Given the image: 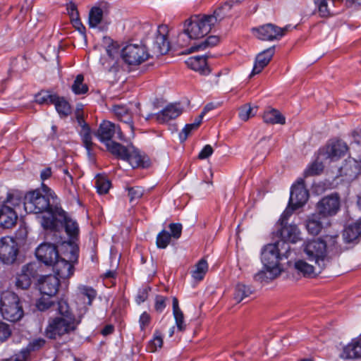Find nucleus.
Here are the masks:
<instances>
[{
	"label": "nucleus",
	"mask_w": 361,
	"mask_h": 361,
	"mask_svg": "<svg viewBox=\"0 0 361 361\" xmlns=\"http://www.w3.org/2000/svg\"><path fill=\"white\" fill-rule=\"evenodd\" d=\"M290 252V245L285 242L277 241L267 245L262 252V262L265 270L257 273L255 276V280L263 282L277 277L281 271L279 261L283 257L288 258Z\"/></svg>",
	"instance_id": "1"
},
{
	"label": "nucleus",
	"mask_w": 361,
	"mask_h": 361,
	"mask_svg": "<svg viewBox=\"0 0 361 361\" xmlns=\"http://www.w3.org/2000/svg\"><path fill=\"white\" fill-rule=\"evenodd\" d=\"M213 18L209 20L207 15H195L184 22L183 31L178 35V44L186 47L191 39H198L209 33L213 25Z\"/></svg>",
	"instance_id": "2"
},
{
	"label": "nucleus",
	"mask_w": 361,
	"mask_h": 361,
	"mask_svg": "<svg viewBox=\"0 0 361 361\" xmlns=\"http://www.w3.org/2000/svg\"><path fill=\"white\" fill-rule=\"evenodd\" d=\"M54 193L46 185L42 183V190L37 189L27 192L23 199L24 209L27 213H46L49 216L55 207L51 206L50 197L54 198Z\"/></svg>",
	"instance_id": "3"
},
{
	"label": "nucleus",
	"mask_w": 361,
	"mask_h": 361,
	"mask_svg": "<svg viewBox=\"0 0 361 361\" xmlns=\"http://www.w3.org/2000/svg\"><path fill=\"white\" fill-rule=\"evenodd\" d=\"M41 225L46 230L55 231L58 223L63 224L68 235L74 239L79 234V227L77 222L71 219L61 207H56L49 214V216H43L41 218Z\"/></svg>",
	"instance_id": "4"
},
{
	"label": "nucleus",
	"mask_w": 361,
	"mask_h": 361,
	"mask_svg": "<svg viewBox=\"0 0 361 361\" xmlns=\"http://www.w3.org/2000/svg\"><path fill=\"white\" fill-rule=\"evenodd\" d=\"M80 323V319L75 315L51 317L45 329V335L50 339L60 338L75 331Z\"/></svg>",
	"instance_id": "5"
},
{
	"label": "nucleus",
	"mask_w": 361,
	"mask_h": 361,
	"mask_svg": "<svg viewBox=\"0 0 361 361\" xmlns=\"http://www.w3.org/2000/svg\"><path fill=\"white\" fill-rule=\"evenodd\" d=\"M66 252L64 257H60L51 266L56 276L61 279H68L74 273L73 263L77 262L78 257V247L73 243H67L63 245Z\"/></svg>",
	"instance_id": "6"
},
{
	"label": "nucleus",
	"mask_w": 361,
	"mask_h": 361,
	"mask_svg": "<svg viewBox=\"0 0 361 361\" xmlns=\"http://www.w3.org/2000/svg\"><path fill=\"white\" fill-rule=\"evenodd\" d=\"M0 313L11 322L20 320L23 315V307L18 296L11 291L3 292L0 297Z\"/></svg>",
	"instance_id": "7"
},
{
	"label": "nucleus",
	"mask_w": 361,
	"mask_h": 361,
	"mask_svg": "<svg viewBox=\"0 0 361 361\" xmlns=\"http://www.w3.org/2000/svg\"><path fill=\"white\" fill-rule=\"evenodd\" d=\"M121 57L128 66H137L147 61L151 54L142 44H128L122 48Z\"/></svg>",
	"instance_id": "8"
},
{
	"label": "nucleus",
	"mask_w": 361,
	"mask_h": 361,
	"mask_svg": "<svg viewBox=\"0 0 361 361\" xmlns=\"http://www.w3.org/2000/svg\"><path fill=\"white\" fill-rule=\"evenodd\" d=\"M304 252L307 256V259L312 262L319 267V272L326 265V245L322 240H314L307 243L305 246Z\"/></svg>",
	"instance_id": "9"
},
{
	"label": "nucleus",
	"mask_w": 361,
	"mask_h": 361,
	"mask_svg": "<svg viewBox=\"0 0 361 361\" xmlns=\"http://www.w3.org/2000/svg\"><path fill=\"white\" fill-rule=\"evenodd\" d=\"M341 199L338 193L322 197L316 204V212L324 219L336 215L340 209Z\"/></svg>",
	"instance_id": "10"
},
{
	"label": "nucleus",
	"mask_w": 361,
	"mask_h": 361,
	"mask_svg": "<svg viewBox=\"0 0 361 361\" xmlns=\"http://www.w3.org/2000/svg\"><path fill=\"white\" fill-rule=\"evenodd\" d=\"M95 135L101 142L104 144L111 141L114 137L119 140H124V135L120 126L106 120L100 123Z\"/></svg>",
	"instance_id": "11"
},
{
	"label": "nucleus",
	"mask_w": 361,
	"mask_h": 361,
	"mask_svg": "<svg viewBox=\"0 0 361 361\" xmlns=\"http://www.w3.org/2000/svg\"><path fill=\"white\" fill-rule=\"evenodd\" d=\"M18 254V246L16 240L9 236L0 239V259L4 264L13 263Z\"/></svg>",
	"instance_id": "12"
},
{
	"label": "nucleus",
	"mask_w": 361,
	"mask_h": 361,
	"mask_svg": "<svg viewBox=\"0 0 361 361\" xmlns=\"http://www.w3.org/2000/svg\"><path fill=\"white\" fill-rule=\"evenodd\" d=\"M168 27L161 25L158 27L157 34L153 41L151 52L152 55L159 56L166 54L170 49V43L168 40Z\"/></svg>",
	"instance_id": "13"
},
{
	"label": "nucleus",
	"mask_w": 361,
	"mask_h": 361,
	"mask_svg": "<svg viewBox=\"0 0 361 361\" xmlns=\"http://www.w3.org/2000/svg\"><path fill=\"white\" fill-rule=\"evenodd\" d=\"M37 259L47 266H51L59 258L56 246L50 243H41L35 250Z\"/></svg>",
	"instance_id": "14"
},
{
	"label": "nucleus",
	"mask_w": 361,
	"mask_h": 361,
	"mask_svg": "<svg viewBox=\"0 0 361 361\" xmlns=\"http://www.w3.org/2000/svg\"><path fill=\"white\" fill-rule=\"evenodd\" d=\"M309 198L308 190L305 187L304 180L300 178L291 188L289 205L298 209L304 205Z\"/></svg>",
	"instance_id": "15"
},
{
	"label": "nucleus",
	"mask_w": 361,
	"mask_h": 361,
	"mask_svg": "<svg viewBox=\"0 0 361 361\" xmlns=\"http://www.w3.org/2000/svg\"><path fill=\"white\" fill-rule=\"evenodd\" d=\"M37 269L38 266L35 263L24 265L16 276V287L22 290L27 289L31 285V279L37 275Z\"/></svg>",
	"instance_id": "16"
},
{
	"label": "nucleus",
	"mask_w": 361,
	"mask_h": 361,
	"mask_svg": "<svg viewBox=\"0 0 361 361\" xmlns=\"http://www.w3.org/2000/svg\"><path fill=\"white\" fill-rule=\"evenodd\" d=\"M252 32L259 39L264 41H273L281 38V27L272 23L254 27Z\"/></svg>",
	"instance_id": "17"
},
{
	"label": "nucleus",
	"mask_w": 361,
	"mask_h": 361,
	"mask_svg": "<svg viewBox=\"0 0 361 361\" xmlns=\"http://www.w3.org/2000/svg\"><path fill=\"white\" fill-rule=\"evenodd\" d=\"M183 107L179 103L171 104L158 114H149L146 120L155 116L159 123H164L178 118L183 113Z\"/></svg>",
	"instance_id": "18"
},
{
	"label": "nucleus",
	"mask_w": 361,
	"mask_h": 361,
	"mask_svg": "<svg viewBox=\"0 0 361 361\" xmlns=\"http://www.w3.org/2000/svg\"><path fill=\"white\" fill-rule=\"evenodd\" d=\"M360 161L349 157L339 169V176L347 182L353 180L360 173Z\"/></svg>",
	"instance_id": "19"
},
{
	"label": "nucleus",
	"mask_w": 361,
	"mask_h": 361,
	"mask_svg": "<svg viewBox=\"0 0 361 361\" xmlns=\"http://www.w3.org/2000/svg\"><path fill=\"white\" fill-rule=\"evenodd\" d=\"M241 4V0H226L221 3L213 12L212 15H207L209 20L213 18V25L221 22L224 18L230 16L231 9Z\"/></svg>",
	"instance_id": "20"
},
{
	"label": "nucleus",
	"mask_w": 361,
	"mask_h": 361,
	"mask_svg": "<svg viewBox=\"0 0 361 361\" xmlns=\"http://www.w3.org/2000/svg\"><path fill=\"white\" fill-rule=\"evenodd\" d=\"M348 150L347 144L340 140L329 142L324 149V154L326 158L337 160L344 156Z\"/></svg>",
	"instance_id": "21"
},
{
	"label": "nucleus",
	"mask_w": 361,
	"mask_h": 361,
	"mask_svg": "<svg viewBox=\"0 0 361 361\" xmlns=\"http://www.w3.org/2000/svg\"><path fill=\"white\" fill-rule=\"evenodd\" d=\"M59 279L54 275L46 276L40 282L39 290L42 295L55 296L59 290Z\"/></svg>",
	"instance_id": "22"
},
{
	"label": "nucleus",
	"mask_w": 361,
	"mask_h": 361,
	"mask_svg": "<svg viewBox=\"0 0 361 361\" xmlns=\"http://www.w3.org/2000/svg\"><path fill=\"white\" fill-rule=\"evenodd\" d=\"M275 51V47H271L259 53L255 59L251 75L259 74L268 65Z\"/></svg>",
	"instance_id": "23"
},
{
	"label": "nucleus",
	"mask_w": 361,
	"mask_h": 361,
	"mask_svg": "<svg viewBox=\"0 0 361 361\" xmlns=\"http://www.w3.org/2000/svg\"><path fill=\"white\" fill-rule=\"evenodd\" d=\"M18 215L13 208L9 205H0V224L5 228L13 226L17 221Z\"/></svg>",
	"instance_id": "24"
},
{
	"label": "nucleus",
	"mask_w": 361,
	"mask_h": 361,
	"mask_svg": "<svg viewBox=\"0 0 361 361\" xmlns=\"http://www.w3.org/2000/svg\"><path fill=\"white\" fill-rule=\"evenodd\" d=\"M281 226V228L279 231L280 236L281 238V241L285 242L286 243H295L301 239L300 231L296 225L283 224Z\"/></svg>",
	"instance_id": "25"
},
{
	"label": "nucleus",
	"mask_w": 361,
	"mask_h": 361,
	"mask_svg": "<svg viewBox=\"0 0 361 361\" xmlns=\"http://www.w3.org/2000/svg\"><path fill=\"white\" fill-rule=\"evenodd\" d=\"M185 63L190 68L198 71L202 75H207L210 72L205 56H192L189 58Z\"/></svg>",
	"instance_id": "26"
},
{
	"label": "nucleus",
	"mask_w": 361,
	"mask_h": 361,
	"mask_svg": "<svg viewBox=\"0 0 361 361\" xmlns=\"http://www.w3.org/2000/svg\"><path fill=\"white\" fill-rule=\"evenodd\" d=\"M317 6L318 12L322 18H326L336 14L338 12L334 9L336 6L332 0H314Z\"/></svg>",
	"instance_id": "27"
},
{
	"label": "nucleus",
	"mask_w": 361,
	"mask_h": 361,
	"mask_svg": "<svg viewBox=\"0 0 361 361\" xmlns=\"http://www.w3.org/2000/svg\"><path fill=\"white\" fill-rule=\"evenodd\" d=\"M322 219H324L318 213H315L310 216L306 221V228L309 233L316 235L319 233L322 227L323 222Z\"/></svg>",
	"instance_id": "28"
},
{
	"label": "nucleus",
	"mask_w": 361,
	"mask_h": 361,
	"mask_svg": "<svg viewBox=\"0 0 361 361\" xmlns=\"http://www.w3.org/2000/svg\"><path fill=\"white\" fill-rule=\"evenodd\" d=\"M342 357L354 359L361 357V338L346 345L343 351Z\"/></svg>",
	"instance_id": "29"
},
{
	"label": "nucleus",
	"mask_w": 361,
	"mask_h": 361,
	"mask_svg": "<svg viewBox=\"0 0 361 361\" xmlns=\"http://www.w3.org/2000/svg\"><path fill=\"white\" fill-rule=\"evenodd\" d=\"M294 268L298 272L302 274L304 276L311 277L313 276L319 269L312 264L307 263L303 259H298L294 264Z\"/></svg>",
	"instance_id": "30"
},
{
	"label": "nucleus",
	"mask_w": 361,
	"mask_h": 361,
	"mask_svg": "<svg viewBox=\"0 0 361 361\" xmlns=\"http://www.w3.org/2000/svg\"><path fill=\"white\" fill-rule=\"evenodd\" d=\"M104 16L103 9L97 6L91 8L88 15V25L90 27L94 28L102 21Z\"/></svg>",
	"instance_id": "31"
},
{
	"label": "nucleus",
	"mask_w": 361,
	"mask_h": 361,
	"mask_svg": "<svg viewBox=\"0 0 361 361\" xmlns=\"http://www.w3.org/2000/svg\"><path fill=\"white\" fill-rule=\"evenodd\" d=\"M264 121L271 124H285L286 118L279 111L272 109L264 112Z\"/></svg>",
	"instance_id": "32"
},
{
	"label": "nucleus",
	"mask_w": 361,
	"mask_h": 361,
	"mask_svg": "<svg viewBox=\"0 0 361 361\" xmlns=\"http://www.w3.org/2000/svg\"><path fill=\"white\" fill-rule=\"evenodd\" d=\"M343 236L346 243H351L361 237V230L358 222L346 227L343 231Z\"/></svg>",
	"instance_id": "33"
},
{
	"label": "nucleus",
	"mask_w": 361,
	"mask_h": 361,
	"mask_svg": "<svg viewBox=\"0 0 361 361\" xmlns=\"http://www.w3.org/2000/svg\"><path fill=\"white\" fill-rule=\"evenodd\" d=\"M105 145L107 150L117 157L121 159L126 157L128 149L125 146L112 140L105 143Z\"/></svg>",
	"instance_id": "34"
},
{
	"label": "nucleus",
	"mask_w": 361,
	"mask_h": 361,
	"mask_svg": "<svg viewBox=\"0 0 361 361\" xmlns=\"http://www.w3.org/2000/svg\"><path fill=\"white\" fill-rule=\"evenodd\" d=\"M173 314L176 320V324L179 331H183L185 329L184 316L178 306V300L176 298H173Z\"/></svg>",
	"instance_id": "35"
},
{
	"label": "nucleus",
	"mask_w": 361,
	"mask_h": 361,
	"mask_svg": "<svg viewBox=\"0 0 361 361\" xmlns=\"http://www.w3.org/2000/svg\"><path fill=\"white\" fill-rule=\"evenodd\" d=\"M208 271V264L204 259H201L195 266L192 271V277L196 281H202Z\"/></svg>",
	"instance_id": "36"
},
{
	"label": "nucleus",
	"mask_w": 361,
	"mask_h": 361,
	"mask_svg": "<svg viewBox=\"0 0 361 361\" xmlns=\"http://www.w3.org/2000/svg\"><path fill=\"white\" fill-rule=\"evenodd\" d=\"M252 293V290L250 287L247 286L243 283H238L236 285L235 288L233 299L237 303H239L244 298L250 296Z\"/></svg>",
	"instance_id": "37"
},
{
	"label": "nucleus",
	"mask_w": 361,
	"mask_h": 361,
	"mask_svg": "<svg viewBox=\"0 0 361 361\" xmlns=\"http://www.w3.org/2000/svg\"><path fill=\"white\" fill-rule=\"evenodd\" d=\"M52 104H54L56 110L60 115L68 116L71 114V106L64 98L59 97L56 94Z\"/></svg>",
	"instance_id": "38"
},
{
	"label": "nucleus",
	"mask_w": 361,
	"mask_h": 361,
	"mask_svg": "<svg viewBox=\"0 0 361 361\" xmlns=\"http://www.w3.org/2000/svg\"><path fill=\"white\" fill-rule=\"evenodd\" d=\"M202 120V114H200L197 118H195L194 123L186 124L184 128L179 134L180 141L183 142L186 140L190 133L199 127Z\"/></svg>",
	"instance_id": "39"
},
{
	"label": "nucleus",
	"mask_w": 361,
	"mask_h": 361,
	"mask_svg": "<svg viewBox=\"0 0 361 361\" xmlns=\"http://www.w3.org/2000/svg\"><path fill=\"white\" fill-rule=\"evenodd\" d=\"M23 200V195L18 191L8 192L3 204L9 205L11 208L19 207Z\"/></svg>",
	"instance_id": "40"
},
{
	"label": "nucleus",
	"mask_w": 361,
	"mask_h": 361,
	"mask_svg": "<svg viewBox=\"0 0 361 361\" xmlns=\"http://www.w3.org/2000/svg\"><path fill=\"white\" fill-rule=\"evenodd\" d=\"M219 42V39L216 36H209L204 41L200 44L192 46L189 49V53L195 52L199 50H204L209 47H213L216 45Z\"/></svg>",
	"instance_id": "41"
},
{
	"label": "nucleus",
	"mask_w": 361,
	"mask_h": 361,
	"mask_svg": "<svg viewBox=\"0 0 361 361\" xmlns=\"http://www.w3.org/2000/svg\"><path fill=\"white\" fill-rule=\"evenodd\" d=\"M106 53L108 56V59L101 58L100 62L105 69H111V63L114 62V57L116 53V47L114 44L111 43L106 47Z\"/></svg>",
	"instance_id": "42"
},
{
	"label": "nucleus",
	"mask_w": 361,
	"mask_h": 361,
	"mask_svg": "<svg viewBox=\"0 0 361 361\" xmlns=\"http://www.w3.org/2000/svg\"><path fill=\"white\" fill-rule=\"evenodd\" d=\"M95 187L99 194H106L111 187V183L106 177L97 176L95 180Z\"/></svg>",
	"instance_id": "43"
},
{
	"label": "nucleus",
	"mask_w": 361,
	"mask_h": 361,
	"mask_svg": "<svg viewBox=\"0 0 361 361\" xmlns=\"http://www.w3.org/2000/svg\"><path fill=\"white\" fill-rule=\"evenodd\" d=\"M84 76L79 74L76 76L73 84L72 85V91L75 94H85L88 91V87L83 83Z\"/></svg>",
	"instance_id": "44"
},
{
	"label": "nucleus",
	"mask_w": 361,
	"mask_h": 361,
	"mask_svg": "<svg viewBox=\"0 0 361 361\" xmlns=\"http://www.w3.org/2000/svg\"><path fill=\"white\" fill-rule=\"evenodd\" d=\"M163 345V338L161 333L156 331L153 338L149 341L147 345V350L149 353H154L158 348H161Z\"/></svg>",
	"instance_id": "45"
},
{
	"label": "nucleus",
	"mask_w": 361,
	"mask_h": 361,
	"mask_svg": "<svg viewBox=\"0 0 361 361\" xmlns=\"http://www.w3.org/2000/svg\"><path fill=\"white\" fill-rule=\"evenodd\" d=\"M123 160L127 161L133 168L139 167L142 165V157L135 151L130 152L128 149L126 157H124Z\"/></svg>",
	"instance_id": "46"
},
{
	"label": "nucleus",
	"mask_w": 361,
	"mask_h": 361,
	"mask_svg": "<svg viewBox=\"0 0 361 361\" xmlns=\"http://www.w3.org/2000/svg\"><path fill=\"white\" fill-rule=\"evenodd\" d=\"M80 135L82 137V142L87 150L90 152L92 147V133L90 126H85L81 128Z\"/></svg>",
	"instance_id": "47"
},
{
	"label": "nucleus",
	"mask_w": 361,
	"mask_h": 361,
	"mask_svg": "<svg viewBox=\"0 0 361 361\" xmlns=\"http://www.w3.org/2000/svg\"><path fill=\"white\" fill-rule=\"evenodd\" d=\"M324 169L322 162L317 161L310 164L304 171L305 177L313 176L320 174Z\"/></svg>",
	"instance_id": "48"
},
{
	"label": "nucleus",
	"mask_w": 361,
	"mask_h": 361,
	"mask_svg": "<svg viewBox=\"0 0 361 361\" xmlns=\"http://www.w3.org/2000/svg\"><path fill=\"white\" fill-rule=\"evenodd\" d=\"M171 234L163 230L157 236V246L160 249L166 248L171 241Z\"/></svg>",
	"instance_id": "49"
},
{
	"label": "nucleus",
	"mask_w": 361,
	"mask_h": 361,
	"mask_svg": "<svg viewBox=\"0 0 361 361\" xmlns=\"http://www.w3.org/2000/svg\"><path fill=\"white\" fill-rule=\"evenodd\" d=\"M257 112L256 108L251 107L249 104H245L239 109V118L244 121H247Z\"/></svg>",
	"instance_id": "50"
},
{
	"label": "nucleus",
	"mask_w": 361,
	"mask_h": 361,
	"mask_svg": "<svg viewBox=\"0 0 361 361\" xmlns=\"http://www.w3.org/2000/svg\"><path fill=\"white\" fill-rule=\"evenodd\" d=\"M52 297L53 296L42 295L37 302V307L38 310L40 311H45L54 305V301L51 300Z\"/></svg>",
	"instance_id": "51"
},
{
	"label": "nucleus",
	"mask_w": 361,
	"mask_h": 361,
	"mask_svg": "<svg viewBox=\"0 0 361 361\" xmlns=\"http://www.w3.org/2000/svg\"><path fill=\"white\" fill-rule=\"evenodd\" d=\"M80 292L82 297H86L88 299L87 305H91L97 295L95 290L91 287L83 286L80 288Z\"/></svg>",
	"instance_id": "52"
},
{
	"label": "nucleus",
	"mask_w": 361,
	"mask_h": 361,
	"mask_svg": "<svg viewBox=\"0 0 361 361\" xmlns=\"http://www.w3.org/2000/svg\"><path fill=\"white\" fill-rule=\"evenodd\" d=\"M56 94H50L47 92H41L36 96V102L39 104H52L55 99Z\"/></svg>",
	"instance_id": "53"
},
{
	"label": "nucleus",
	"mask_w": 361,
	"mask_h": 361,
	"mask_svg": "<svg viewBox=\"0 0 361 361\" xmlns=\"http://www.w3.org/2000/svg\"><path fill=\"white\" fill-rule=\"evenodd\" d=\"M127 189L128 191V197H129L130 202L137 201L143 195L144 190L140 187L136 186V187L128 188Z\"/></svg>",
	"instance_id": "54"
},
{
	"label": "nucleus",
	"mask_w": 361,
	"mask_h": 361,
	"mask_svg": "<svg viewBox=\"0 0 361 361\" xmlns=\"http://www.w3.org/2000/svg\"><path fill=\"white\" fill-rule=\"evenodd\" d=\"M45 340L42 338L33 339L30 342L27 348L28 351H35L42 348L45 344Z\"/></svg>",
	"instance_id": "55"
},
{
	"label": "nucleus",
	"mask_w": 361,
	"mask_h": 361,
	"mask_svg": "<svg viewBox=\"0 0 361 361\" xmlns=\"http://www.w3.org/2000/svg\"><path fill=\"white\" fill-rule=\"evenodd\" d=\"M11 334V329L5 322H0V342L5 341Z\"/></svg>",
	"instance_id": "56"
},
{
	"label": "nucleus",
	"mask_w": 361,
	"mask_h": 361,
	"mask_svg": "<svg viewBox=\"0 0 361 361\" xmlns=\"http://www.w3.org/2000/svg\"><path fill=\"white\" fill-rule=\"evenodd\" d=\"M58 311L59 312V317H66V315H74L70 312L69 306L66 300H61L58 302Z\"/></svg>",
	"instance_id": "57"
},
{
	"label": "nucleus",
	"mask_w": 361,
	"mask_h": 361,
	"mask_svg": "<svg viewBox=\"0 0 361 361\" xmlns=\"http://www.w3.org/2000/svg\"><path fill=\"white\" fill-rule=\"evenodd\" d=\"M295 209L293 206L288 205V207L285 209V211L281 214V216L279 220V224L281 226H283V224H287L288 219L292 215L293 212Z\"/></svg>",
	"instance_id": "58"
},
{
	"label": "nucleus",
	"mask_w": 361,
	"mask_h": 361,
	"mask_svg": "<svg viewBox=\"0 0 361 361\" xmlns=\"http://www.w3.org/2000/svg\"><path fill=\"white\" fill-rule=\"evenodd\" d=\"M151 322V317L149 314L144 312L140 317L139 324L142 331H145L146 328L149 325Z\"/></svg>",
	"instance_id": "59"
},
{
	"label": "nucleus",
	"mask_w": 361,
	"mask_h": 361,
	"mask_svg": "<svg viewBox=\"0 0 361 361\" xmlns=\"http://www.w3.org/2000/svg\"><path fill=\"white\" fill-rule=\"evenodd\" d=\"M121 122L126 123L130 130L133 135H134V124L133 121V116L130 112L125 114L123 117L119 119Z\"/></svg>",
	"instance_id": "60"
},
{
	"label": "nucleus",
	"mask_w": 361,
	"mask_h": 361,
	"mask_svg": "<svg viewBox=\"0 0 361 361\" xmlns=\"http://www.w3.org/2000/svg\"><path fill=\"white\" fill-rule=\"evenodd\" d=\"M169 228L172 237L176 239L180 237L182 233V225L180 224H170Z\"/></svg>",
	"instance_id": "61"
},
{
	"label": "nucleus",
	"mask_w": 361,
	"mask_h": 361,
	"mask_svg": "<svg viewBox=\"0 0 361 361\" xmlns=\"http://www.w3.org/2000/svg\"><path fill=\"white\" fill-rule=\"evenodd\" d=\"M166 298L162 295H157L155 299V310L157 312H162L166 307Z\"/></svg>",
	"instance_id": "62"
},
{
	"label": "nucleus",
	"mask_w": 361,
	"mask_h": 361,
	"mask_svg": "<svg viewBox=\"0 0 361 361\" xmlns=\"http://www.w3.org/2000/svg\"><path fill=\"white\" fill-rule=\"evenodd\" d=\"M67 12L71 18V20L79 16V12L77 6L73 2H70L67 4Z\"/></svg>",
	"instance_id": "63"
},
{
	"label": "nucleus",
	"mask_w": 361,
	"mask_h": 361,
	"mask_svg": "<svg viewBox=\"0 0 361 361\" xmlns=\"http://www.w3.org/2000/svg\"><path fill=\"white\" fill-rule=\"evenodd\" d=\"M113 111L118 120L129 112L126 106L121 105H114L113 106Z\"/></svg>",
	"instance_id": "64"
}]
</instances>
